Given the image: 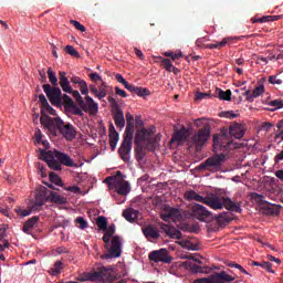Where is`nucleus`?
Instances as JSON below:
<instances>
[{
    "label": "nucleus",
    "instance_id": "obj_1",
    "mask_svg": "<svg viewBox=\"0 0 283 283\" xmlns=\"http://www.w3.org/2000/svg\"><path fill=\"white\" fill-rule=\"evenodd\" d=\"M40 123L46 128V134H49V136L56 137L60 134L69 142L76 138V127L70 123L63 122L61 117L52 118L48 115H43L40 117Z\"/></svg>",
    "mask_w": 283,
    "mask_h": 283
},
{
    "label": "nucleus",
    "instance_id": "obj_2",
    "mask_svg": "<svg viewBox=\"0 0 283 283\" xmlns=\"http://www.w3.org/2000/svg\"><path fill=\"white\" fill-rule=\"evenodd\" d=\"M203 205H207V207L214 211H220L224 208L227 211H231L233 213H242V206L240 205V201H233L229 197L218 196L217 193L206 196Z\"/></svg>",
    "mask_w": 283,
    "mask_h": 283
},
{
    "label": "nucleus",
    "instance_id": "obj_3",
    "mask_svg": "<svg viewBox=\"0 0 283 283\" xmlns=\"http://www.w3.org/2000/svg\"><path fill=\"white\" fill-rule=\"evenodd\" d=\"M116 276L111 268L97 265L92 272H85L78 277V282H114Z\"/></svg>",
    "mask_w": 283,
    "mask_h": 283
},
{
    "label": "nucleus",
    "instance_id": "obj_4",
    "mask_svg": "<svg viewBox=\"0 0 283 283\" xmlns=\"http://www.w3.org/2000/svg\"><path fill=\"white\" fill-rule=\"evenodd\" d=\"M112 237L107 235L105 232L102 240L104 242V248L106 249V253L102 255V260H112L114 258H120L123 254V243L120 242V237L115 235L109 241Z\"/></svg>",
    "mask_w": 283,
    "mask_h": 283
},
{
    "label": "nucleus",
    "instance_id": "obj_5",
    "mask_svg": "<svg viewBox=\"0 0 283 283\" xmlns=\"http://www.w3.org/2000/svg\"><path fill=\"white\" fill-rule=\"evenodd\" d=\"M227 163V155L224 153L216 154L209 158H207L205 161H202L198 169L199 171H220L222 169V165Z\"/></svg>",
    "mask_w": 283,
    "mask_h": 283
},
{
    "label": "nucleus",
    "instance_id": "obj_6",
    "mask_svg": "<svg viewBox=\"0 0 283 283\" xmlns=\"http://www.w3.org/2000/svg\"><path fill=\"white\" fill-rule=\"evenodd\" d=\"M71 94L83 112L88 113L91 116H96V114H98V103H95L94 98H92L90 95H86L83 99V96H81L78 91L72 90Z\"/></svg>",
    "mask_w": 283,
    "mask_h": 283
},
{
    "label": "nucleus",
    "instance_id": "obj_7",
    "mask_svg": "<svg viewBox=\"0 0 283 283\" xmlns=\"http://www.w3.org/2000/svg\"><path fill=\"white\" fill-rule=\"evenodd\" d=\"M252 200L256 202L261 207V211L263 216H280L282 211V206L273 205L264 199V195H260L258 192H253L251 195Z\"/></svg>",
    "mask_w": 283,
    "mask_h": 283
},
{
    "label": "nucleus",
    "instance_id": "obj_8",
    "mask_svg": "<svg viewBox=\"0 0 283 283\" xmlns=\"http://www.w3.org/2000/svg\"><path fill=\"white\" fill-rule=\"evenodd\" d=\"M123 172L117 171L115 177H107L104 182L109 185V187H114L117 196H127L132 191V187L129 186V181H125L122 179Z\"/></svg>",
    "mask_w": 283,
    "mask_h": 283
},
{
    "label": "nucleus",
    "instance_id": "obj_9",
    "mask_svg": "<svg viewBox=\"0 0 283 283\" xmlns=\"http://www.w3.org/2000/svg\"><path fill=\"white\" fill-rule=\"evenodd\" d=\"M209 138H211V126L206 124L190 137V143L193 145L196 151H202V147L207 145Z\"/></svg>",
    "mask_w": 283,
    "mask_h": 283
},
{
    "label": "nucleus",
    "instance_id": "obj_10",
    "mask_svg": "<svg viewBox=\"0 0 283 283\" xmlns=\"http://www.w3.org/2000/svg\"><path fill=\"white\" fill-rule=\"evenodd\" d=\"M42 88L43 92L46 94L51 105L61 107L63 103V92H61V88L59 86L52 87L50 84H44Z\"/></svg>",
    "mask_w": 283,
    "mask_h": 283
},
{
    "label": "nucleus",
    "instance_id": "obj_11",
    "mask_svg": "<svg viewBox=\"0 0 283 283\" xmlns=\"http://www.w3.org/2000/svg\"><path fill=\"white\" fill-rule=\"evenodd\" d=\"M212 143L214 149H220V151H229L231 149H235V143L229 139L227 133H222L221 135H213Z\"/></svg>",
    "mask_w": 283,
    "mask_h": 283
},
{
    "label": "nucleus",
    "instance_id": "obj_12",
    "mask_svg": "<svg viewBox=\"0 0 283 283\" xmlns=\"http://www.w3.org/2000/svg\"><path fill=\"white\" fill-rule=\"evenodd\" d=\"M235 280L234 276H231L226 271L216 272L214 274L210 275L209 277H201L198 279V283H231Z\"/></svg>",
    "mask_w": 283,
    "mask_h": 283
},
{
    "label": "nucleus",
    "instance_id": "obj_13",
    "mask_svg": "<svg viewBox=\"0 0 283 283\" xmlns=\"http://www.w3.org/2000/svg\"><path fill=\"white\" fill-rule=\"evenodd\" d=\"M108 103L114 109V120L116 127L119 129H123L125 127V113H123V109L118 106V102H116V98L108 96Z\"/></svg>",
    "mask_w": 283,
    "mask_h": 283
},
{
    "label": "nucleus",
    "instance_id": "obj_14",
    "mask_svg": "<svg viewBox=\"0 0 283 283\" xmlns=\"http://www.w3.org/2000/svg\"><path fill=\"white\" fill-rule=\"evenodd\" d=\"M148 259L150 262H163L164 264H171V261L174 260V258L169 255V251H167V249H160L150 252Z\"/></svg>",
    "mask_w": 283,
    "mask_h": 283
},
{
    "label": "nucleus",
    "instance_id": "obj_15",
    "mask_svg": "<svg viewBox=\"0 0 283 283\" xmlns=\"http://www.w3.org/2000/svg\"><path fill=\"white\" fill-rule=\"evenodd\" d=\"M191 216L197 218V220H200V222H207V220L213 218L211 211L200 203H196L191 207Z\"/></svg>",
    "mask_w": 283,
    "mask_h": 283
},
{
    "label": "nucleus",
    "instance_id": "obj_16",
    "mask_svg": "<svg viewBox=\"0 0 283 283\" xmlns=\"http://www.w3.org/2000/svg\"><path fill=\"white\" fill-rule=\"evenodd\" d=\"M40 155L42 160H45L48 167H50V169H53V171H61L63 169L61 163L57 161L56 157H54V151L41 150Z\"/></svg>",
    "mask_w": 283,
    "mask_h": 283
},
{
    "label": "nucleus",
    "instance_id": "obj_17",
    "mask_svg": "<svg viewBox=\"0 0 283 283\" xmlns=\"http://www.w3.org/2000/svg\"><path fill=\"white\" fill-rule=\"evenodd\" d=\"M134 139H127L124 137V140L120 145V147L118 148V154H119V158L124 161V163H129V154H132V146H133V142Z\"/></svg>",
    "mask_w": 283,
    "mask_h": 283
},
{
    "label": "nucleus",
    "instance_id": "obj_18",
    "mask_svg": "<svg viewBox=\"0 0 283 283\" xmlns=\"http://www.w3.org/2000/svg\"><path fill=\"white\" fill-rule=\"evenodd\" d=\"M54 158L60 163V165H64V167H78L76 163H74V159L70 157V155L65 153H61L59 150H54Z\"/></svg>",
    "mask_w": 283,
    "mask_h": 283
},
{
    "label": "nucleus",
    "instance_id": "obj_19",
    "mask_svg": "<svg viewBox=\"0 0 283 283\" xmlns=\"http://www.w3.org/2000/svg\"><path fill=\"white\" fill-rule=\"evenodd\" d=\"M143 234L145 235L146 240H158L160 238V231H158V228L154 224H148L144 228H142Z\"/></svg>",
    "mask_w": 283,
    "mask_h": 283
},
{
    "label": "nucleus",
    "instance_id": "obj_20",
    "mask_svg": "<svg viewBox=\"0 0 283 283\" xmlns=\"http://www.w3.org/2000/svg\"><path fill=\"white\" fill-rule=\"evenodd\" d=\"M39 222H41V218L39 216L28 219L22 228L23 233H27V235H32V229H36V227H39Z\"/></svg>",
    "mask_w": 283,
    "mask_h": 283
},
{
    "label": "nucleus",
    "instance_id": "obj_21",
    "mask_svg": "<svg viewBox=\"0 0 283 283\" xmlns=\"http://www.w3.org/2000/svg\"><path fill=\"white\" fill-rule=\"evenodd\" d=\"M180 218H182V216L178 208H169L165 213H161V220H164V222H169V220L176 222V220H179Z\"/></svg>",
    "mask_w": 283,
    "mask_h": 283
},
{
    "label": "nucleus",
    "instance_id": "obj_22",
    "mask_svg": "<svg viewBox=\"0 0 283 283\" xmlns=\"http://www.w3.org/2000/svg\"><path fill=\"white\" fill-rule=\"evenodd\" d=\"M60 87L62 88L63 92L66 94H72V86L70 85V80L67 78V73L61 71L59 73V83Z\"/></svg>",
    "mask_w": 283,
    "mask_h": 283
},
{
    "label": "nucleus",
    "instance_id": "obj_23",
    "mask_svg": "<svg viewBox=\"0 0 283 283\" xmlns=\"http://www.w3.org/2000/svg\"><path fill=\"white\" fill-rule=\"evenodd\" d=\"M153 134H154V130L151 129H147V128L138 129L135 134V145H138V143H144V140L151 138Z\"/></svg>",
    "mask_w": 283,
    "mask_h": 283
},
{
    "label": "nucleus",
    "instance_id": "obj_24",
    "mask_svg": "<svg viewBox=\"0 0 283 283\" xmlns=\"http://www.w3.org/2000/svg\"><path fill=\"white\" fill-rule=\"evenodd\" d=\"M184 266L185 269L192 271V273H211V269L209 266H200L189 261L184 262Z\"/></svg>",
    "mask_w": 283,
    "mask_h": 283
},
{
    "label": "nucleus",
    "instance_id": "obj_25",
    "mask_svg": "<svg viewBox=\"0 0 283 283\" xmlns=\"http://www.w3.org/2000/svg\"><path fill=\"white\" fill-rule=\"evenodd\" d=\"M187 138H189V130L186 127H181L179 130L174 133L171 140L176 143H185Z\"/></svg>",
    "mask_w": 283,
    "mask_h": 283
},
{
    "label": "nucleus",
    "instance_id": "obj_26",
    "mask_svg": "<svg viewBox=\"0 0 283 283\" xmlns=\"http://www.w3.org/2000/svg\"><path fill=\"white\" fill-rule=\"evenodd\" d=\"M184 196H185V199L188 200V202H191L195 200V202H202V205H205L206 197H202L195 190H187Z\"/></svg>",
    "mask_w": 283,
    "mask_h": 283
},
{
    "label": "nucleus",
    "instance_id": "obj_27",
    "mask_svg": "<svg viewBox=\"0 0 283 283\" xmlns=\"http://www.w3.org/2000/svg\"><path fill=\"white\" fill-rule=\"evenodd\" d=\"M138 213H140L138 210L127 208L123 211L122 216L127 222H136V220H138Z\"/></svg>",
    "mask_w": 283,
    "mask_h": 283
},
{
    "label": "nucleus",
    "instance_id": "obj_28",
    "mask_svg": "<svg viewBox=\"0 0 283 283\" xmlns=\"http://www.w3.org/2000/svg\"><path fill=\"white\" fill-rule=\"evenodd\" d=\"M233 39L235 38H231V36L223 38L221 42L209 43V44H206L205 48L207 50H220V48H224V45H229V43H231Z\"/></svg>",
    "mask_w": 283,
    "mask_h": 283
},
{
    "label": "nucleus",
    "instance_id": "obj_29",
    "mask_svg": "<svg viewBox=\"0 0 283 283\" xmlns=\"http://www.w3.org/2000/svg\"><path fill=\"white\" fill-rule=\"evenodd\" d=\"M48 200L50 202H53L54 205H66L67 203V198L59 195V192L51 191L48 196Z\"/></svg>",
    "mask_w": 283,
    "mask_h": 283
},
{
    "label": "nucleus",
    "instance_id": "obj_30",
    "mask_svg": "<svg viewBox=\"0 0 283 283\" xmlns=\"http://www.w3.org/2000/svg\"><path fill=\"white\" fill-rule=\"evenodd\" d=\"M229 134L230 136H234L235 138H242L244 136V129H242V126L238 123H233L229 127Z\"/></svg>",
    "mask_w": 283,
    "mask_h": 283
},
{
    "label": "nucleus",
    "instance_id": "obj_31",
    "mask_svg": "<svg viewBox=\"0 0 283 283\" xmlns=\"http://www.w3.org/2000/svg\"><path fill=\"white\" fill-rule=\"evenodd\" d=\"M214 219L217 220V222L219 224H227L229 222H231V220H233V214H231V212H221L217 216H214Z\"/></svg>",
    "mask_w": 283,
    "mask_h": 283
},
{
    "label": "nucleus",
    "instance_id": "obj_32",
    "mask_svg": "<svg viewBox=\"0 0 283 283\" xmlns=\"http://www.w3.org/2000/svg\"><path fill=\"white\" fill-rule=\"evenodd\" d=\"M161 229H164L167 235H169L172 240H180L182 238V232H180V230H171V228H169L167 224H164Z\"/></svg>",
    "mask_w": 283,
    "mask_h": 283
},
{
    "label": "nucleus",
    "instance_id": "obj_33",
    "mask_svg": "<svg viewBox=\"0 0 283 283\" xmlns=\"http://www.w3.org/2000/svg\"><path fill=\"white\" fill-rule=\"evenodd\" d=\"M135 145H136L135 147L136 160L140 163V160H143L145 156H147V150H145V147H143L140 143H137Z\"/></svg>",
    "mask_w": 283,
    "mask_h": 283
},
{
    "label": "nucleus",
    "instance_id": "obj_34",
    "mask_svg": "<svg viewBox=\"0 0 283 283\" xmlns=\"http://www.w3.org/2000/svg\"><path fill=\"white\" fill-rule=\"evenodd\" d=\"M134 127H135V122H126L124 138L134 140V132H135Z\"/></svg>",
    "mask_w": 283,
    "mask_h": 283
},
{
    "label": "nucleus",
    "instance_id": "obj_35",
    "mask_svg": "<svg viewBox=\"0 0 283 283\" xmlns=\"http://www.w3.org/2000/svg\"><path fill=\"white\" fill-rule=\"evenodd\" d=\"M262 94H264V85L256 86L252 92V96L248 97V103H253L255 98H258V96H262Z\"/></svg>",
    "mask_w": 283,
    "mask_h": 283
},
{
    "label": "nucleus",
    "instance_id": "obj_36",
    "mask_svg": "<svg viewBox=\"0 0 283 283\" xmlns=\"http://www.w3.org/2000/svg\"><path fill=\"white\" fill-rule=\"evenodd\" d=\"M216 94L220 101H231V90L222 91L221 88H217Z\"/></svg>",
    "mask_w": 283,
    "mask_h": 283
},
{
    "label": "nucleus",
    "instance_id": "obj_37",
    "mask_svg": "<svg viewBox=\"0 0 283 283\" xmlns=\"http://www.w3.org/2000/svg\"><path fill=\"white\" fill-rule=\"evenodd\" d=\"M108 138H109V145H111V149L112 151H114L116 149V145H118V132H114L108 134Z\"/></svg>",
    "mask_w": 283,
    "mask_h": 283
},
{
    "label": "nucleus",
    "instance_id": "obj_38",
    "mask_svg": "<svg viewBox=\"0 0 283 283\" xmlns=\"http://www.w3.org/2000/svg\"><path fill=\"white\" fill-rule=\"evenodd\" d=\"M48 74L51 85H53V87H59V77H56V73H54L52 67H49Z\"/></svg>",
    "mask_w": 283,
    "mask_h": 283
},
{
    "label": "nucleus",
    "instance_id": "obj_39",
    "mask_svg": "<svg viewBox=\"0 0 283 283\" xmlns=\"http://www.w3.org/2000/svg\"><path fill=\"white\" fill-rule=\"evenodd\" d=\"M41 112L42 114L44 113L42 116H46L45 114H50L51 116H56V111L52 106H50L49 102L42 105Z\"/></svg>",
    "mask_w": 283,
    "mask_h": 283
},
{
    "label": "nucleus",
    "instance_id": "obj_40",
    "mask_svg": "<svg viewBox=\"0 0 283 283\" xmlns=\"http://www.w3.org/2000/svg\"><path fill=\"white\" fill-rule=\"evenodd\" d=\"M268 105L272 108H270V112H275L276 109H282L283 108V102L281 99H274L270 101Z\"/></svg>",
    "mask_w": 283,
    "mask_h": 283
},
{
    "label": "nucleus",
    "instance_id": "obj_41",
    "mask_svg": "<svg viewBox=\"0 0 283 283\" xmlns=\"http://www.w3.org/2000/svg\"><path fill=\"white\" fill-rule=\"evenodd\" d=\"M49 179L51 180V182H53V185H56L57 187H63V180H61V177H59L56 172H50Z\"/></svg>",
    "mask_w": 283,
    "mask_h": 283
},
{
    "label": "nucleus",
    "instance_id": "obj_42",
    "mask_svg": "<svg viewBox=\"0 0 283 283\" xmlns=\"http://www.w3.org/2000/svg\"><path fill=\"white\" fill-rule=\"evenodd\" d=\"M97 98L101 101L107 96V84L105 82H102V85L97 88Z\"/></svg>",
    "mask_w": 283,
    "mask_h": 283
},
{
    "label": "nucleus",
    "instance_id": "obj_43",
    "mask_svg": "<svg viewBox=\"0 0 283 283\" xmlns=\"http://www.w3.org/2000/svg\"><path fill=\"white\" fill-rule=\"evenodd\" d=\"M96 226L98 227L99 231L107 230V218L98 217L96 220Z\"/></svg>",
    "mask_w": 283,
    "mask_h": 283
},
{
    "label": "nucleus",
    "instance_id": "obj_44",
    "mask_svg": "<svg viewBox=\"0 0 283 283\" xmlns=\"http://www.w3.org/2000/svg\"><path fill=\"white\" fill-rule=\"evenodd\" d=\"M133 94H137V96H149V90L140 86H135Z\"/></svg>",
    "mask_w": 283,
    "mask_h": 283
},
{
    "label": "nucleus",
    "instance_id": "obj_45",
    "mask_svg": "<svg viewBox=\"0 0 283 283\" xmlns=\"http://www.w3.org/2000/svg\"><path fill=\"white\" fill-rule=\"evenodd\" d=\"M70 112L74 115V116H81L83 117V108L76 106V104H72L71 107H69Z\"/></svg>",
    "mask_w": 283,
    "mask_h": 283
},
{
    "label": "nucleus",
    "instance_id": "obj_46",
    "mask_svg": "<svg viewBox=\"0 0 283 283\" xmlns=\"http://www.w3.org/2000/svg\"><path fill=\"white\" fill-rule=\"evenodd\" d=\"M75 224H77L78 229H82V230L87 229L88 227L87 221L83 217H77L75 219Z\"/></svg>",
    "mask_w": 283,
    "mask_h": 283
},
{
    "label": "nucleus",
    "instance_id": "obj_47",
    "mask_svg": "<svg viewBox=\"0 0 283 283\" xmlns=\"http://www.w3.org/2000/svg\"><path fill=\"white\" fill-rule=\"evenodd\" d=\"M65 53L70 54V56H75L76 59H77V56H80L78 51H76V49H74V46H72V45L65 46Z\"/></svg>",
    "mask_w": 283,
    "mask_h": 283
},
{
    "label": "nucleus",
    "instance_id": "obj_48",
    "mask_svg": "<svg viewBox=\"0 0 283 283\" xmlns=\"http://www.w3.org/2000/svg\"><path fill=\"white\" fill-rule=\"evenodd\" d=\"M43 205H45V202H43V200L39 199V197H36L35 199V203L31 207L32 211H41V207H43Z\"/></svg>",
    "mask_w": 283,
    "mask_h": 283
},
{
    "label": "nucleus",
    "instance_id": "obj_49",
    "mask_svg": "<svg viewBox=\"0 0 283 283\" xmlns=\"http://www.w3.org/2000/svg\"><path fill=\"white\" fill-rule=\"evenodd\" d=\"M209 93L197 92L195 95V101L196 103H200V101H205V98H209Z\"/></svg>",
    "mask_w": 283,
    "mask_h": 283
},
{
    "label": "nucleus",
    "instance_id": "obj_50",
    "mask_svg": "<svg viewBox=\"0 0 283 283\" xmlns=\"http://www.w3.org/2000/svg\"><path fill=\"white\" fill-rule=\"evenodd\" d=\"M220 117L221 118H230V119H233V118H238V115L235 113H233V111H228V112H222L220 113Z\"/></svg>",
    "mask_w": 283,
    "mask_h": 283
},
{
    "label": "nucleus",
    "instance_id": "obj_51",
    "mask_svg": "<svg viewBox=\"0 0 283 283\" xmlns=\"http://www.w3.org/2000/svg\"><path fill=\"white\" fill-rule=\"evenodd\" d=\"M62 101L64 102L65 107H71L72 105H74V99H72V97H70L67 94H64L62 96Z\"/></svg>",
    "mask_w": 283,
    "mask_h": 283
},
{
    "label": "nucleus",
    "instance_id": "obj_52",
    "mask_svg": "<svg viewBox=\"0 0 283 283\" xmlns=\"http://www.w3.org/2000/svg\"><path fill=\"white\" fill-rule=\"evenodd\" d=\"M161 65L165 67V70H167V72H171V69L174 67V64H171V60L169 59H164L161 61Z\"/></svg>",
    "mask_w": 283,
    "mask_h": 283
},
{
    "label": "nucleus",
    "instance_id": "obj_53",
    "mask_svg": "<svg viewBox=\"0 0 283 283\" xmlns=\"http://www.w3.org/2000/svg\"><path fill=\"white\" fill-rule=\"evenodd\" d=\"M71 25H74L75 30H78L80 32H85V25L81 24V22L76 20H71Z\"/></svg>",
    "mask_w": 283,
    "mask_h": 283
},
{
    "label": "nucleus",
    "instance_id": "obj_54",
    "mask_svg": "<svg viewBox=\"0 0 283 283\" xmlns=\"http://www.w3.org/2000/svg\"><path fill=\"white\" fill-rule=\"evenodd\" d=\"M15 213H18V216H20L21 218H25L32 213V210H25V209L18 208V209H15Z\"/></svg>",
    "mask_w": 283,
    "mask_h": 283
},
{
    "label": "nucleus",
    "instance_id": "obj_55",
    "mask_svg": "<svg viewBox=\"0 0 283 283\" xmlns=\"http://www.w3.org/2000/svg\"><path fill=\"white\" fill-rule=\"evenodd\" d=\"M270 17L269 15H265V17H262V18H252V23H270Z\"/></svg>",
    "mask_w": 283,
    "mask_h": 283
},
{
    "label": "nucleus",
    "instance_id": "obj_56",
    "mask_svg": "<svg viewBox=\"0 0 283 283\" xmlns=\"http://www.w3.org/2000/svg\"><path fill=\"white\" fill-rule=\"evenodd\" d=\"M106 235L113 238L114 237V233H116V224L112 223L108 228L106 227Z\"/></svg>",
    "mask_w": 283,
    "mask_h": 283
},
{
    "label": "nucleus",
    "instance_id": "obj_57",
    "mask_svg": "<svg viewBox=\"0 0 283 283\" xmlns=\"http://www.w3.org/2000/svg\"><path fill=\"white\" fill-rule=\"evenodd\" d=\"M269 83H271L272 85H282V80L277 78V75H271L269 77Z\"/></svg>",
    "mask_w": 283,
    "mask_h": 283
},
{
    "label": "nucleus",
    "instance_id": "obj_58",
    "mask_svg": "<svg viewBox=\"0 0 283 283\" xmlns=\"http://www.w3.org/2000/svg\"><path fill=\"white\" fill-rule=\"evenodd\" d=\"M61 269H63V262L56 261L53 265V273L56 275L61 273Z\"/></svg>",
    "mask_w": 283,
    "mask_h": 283
},
{
    "label": "nucleus",
    "instance_id": "obj_59",
    "mask_svg": "<svg viewBox=\"0 0 283 283\" xmlns=\"http://www.w3.org/2000/svg\"><path fill=\"white\" fill-rule=\"evenodd\" d=\"M80 92L84 96H87V94H90V88L87 87V82H82V85L80 86Z\"/></svg>",
    "mask_w": 283,
    "mask_h": 283
},
{
    "label": "nucleus",
    "instance_id": "obj_60",
    "mask_svg": "<svg viewBox=\"0 0 283 283\" xmlns=\"http://www.w3.org/2000/svg\"><path fill=\"white\" fill-rule=\"evenodd\" d=\"M115 94L117 96H120L122 98H127V92H125L124 90H122L118 86L115 87Z\"/></svg>",
    "mask_w": 283,
    "mask_h": 283
},
{
    "label": "nucleus",
    "instance_id": "obj_61",
    "mask_svg": "<svg viewBox=\"0 0 283 283\" xmlns=\"http://www.w3.org/2000/svg\"><path fill=\"white\" fill-rule=\"evenodd\" d=\"M85 80H81L78 76H73L71 77V83H74V85H80L82 86Z\"/></svg>",
    "mask_w": 283,
    "mask_h": 283
},
{
    "label": "nucleus",
    "instance_id": "obj_62",
    "mask_svg": "<svg viewBox=\"0 0 283 283\" xmlns=\"http://www.w3.org/2000/svg\"><path fill=\"white\" fill-rule=\"evenodd\" d=\"M43 140V134L41 133V129H38L35 132V143H38V145H41Z\"/></svg>",
    "mask_w": 283,
    "mask_h": 283
},
{
    "label": "nucleus",
    "instance_id": "obj_63",
    "mask_svg": "<svg viewBox=\"0 0 283 283\" xmlns=\"http://www.w3.org/2000/svg\"><path fill=\"white\" fill-rule=\"evenodd\" d=\"M263 269L268 271V273H275V271H273V264H271L270 262L265 261L263 263Z\"/></svg>",
    "mask_w": 283,
    "mask_h": 283
},
{
    "label": "nucleus",
    "instance_id": "obj_64",
    "mask_svg": "<svg viewBox=\"0 0 283 283\" xmlns=\"http://www.w3.org/2000/svg\"><path fill=\"white\" fill-rule=\"evenodd\" d=\"M90 78H91V81H94L95 83L98 82V81L103 82V77H101L98 75V73H91Z\"/></svg>",
    "mask_w": 283,
    "mask_h": 283
}]
</instances>
